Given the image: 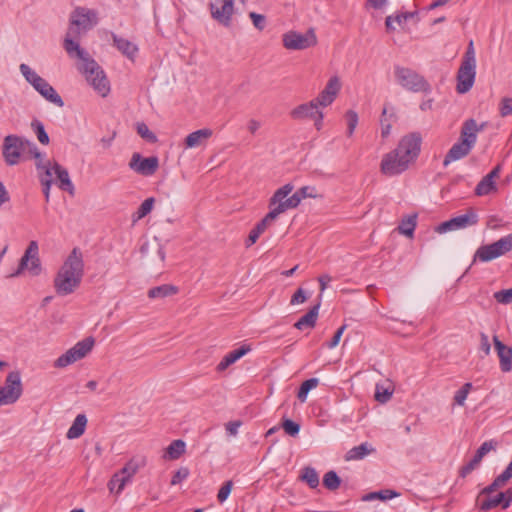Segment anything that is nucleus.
Masks as SVG:
<instances>
[{
    "mask_svg": "<svg viewBox=\"0 0 512 512\" xmlns=\"http://www.w3.org/2000/svg\"><path fill=\"white\" fill-rule=\"evenodd\" d=\"M83 275V253L79 248H74L65 258L54 278L55 291L61 296L73 293L80 286Z\"/></svg>",
    "mask_w": 512,
    "mask_h": 512,
    "instance_id": "nucleus-1",
    "label": "nucleus"
},
{
    "mask_svg": "<svg viewBox=\"0 0 512 512\" xmlns=\"http://www.w3.org/2000/svg\"><path fill=\"white\" fill-rule=\"evenodd\" d=\"M97 22L96 14L85 8H77L70 18V25L64 38V49L69 57H84L85 50L79 45V38Z\"/></svg>",
    "mask_w": 512,
    "mask_h": 512,
    "instance_id": "nucleus-2",
    "label": "nucleus"
},
{
    "mask_svg": "<svg viewBox=\"0 0 512 512\" xmlns=\"http://www.w3.org/2000/svg\"><path fill=\"white\" fill-rule=\"evenodd\" d=\"M37 169L47 200L49 198L50 186L53 182L58 184L60 189L67 191L70 195L74 194V185L70 180L68 171L62 168L57 162L38 163Z\"/></svg>",
    "mask_w": 512,
    "mask_h": 512,
    "instance_id": "nucleus-3",
    "label": "nucleus"
},
{
    "mask_svg": "<svg viewBox=\"0 0 512 512\" xmlns=\"http://www.w3.org/2000/svg\"><path fill=\"white\" fill-rule=\"evenodd\" d=\"M481 129L482 126H478L474 119L465 121L461 128L460 140L446 154L443 161L444 166L467 156L475 145L477 134Z\"/></svg>",
    "mask_w": 512,
    "mask_h": 512,
    "instance_id": "nucleus-4",
    "label": "nucleus"
},
{
    "mask_svg": "<svg viewBox=\"0 0 512 512\" xmlns=\"http://www.w3.org/2000/svg\"><path fill=\"white\" fill-rule=\"evenodd\" d=\"M73 58L79 61L78 69L85 75L94 90L102 97L107 96L110 92V84L100 66L89 57L86 51L84 57Z\"/></svg>",
    "mask_w": 512,
    "mask_h": 512,
    "instance_id": "nucleus-5",
    "label": "nucleus"
},
{
    "mask_svg": "<svg viewBox=\"0 0 512 512\" xmlns=\"http://www.w3.org/2000/svg\"><path fill=\"white\" fill-rule=\"evenodd\" d=\"M512 251V233L497 241L480 246L475 253L474 260L489 262Z\"/></svg>",
    "mask_w": 512,
    "mask_h": 512,
    "instance_id": "nucleus-6",
    "label": "nucleus"
},
{
    "mask_svg": "<svg viewBox=\"0 0 512 512\" xmlns=\"http://www.w3.org/2000/svg\"><path fill=\"white\" fill-rule=\"evenodd\" d=\"M289 115L296 121L312 120L317 131H320L323 127L324 113L313 99L297 105L289 112Z\"/></svg>",
    "mask_w": 512,
    "mask_h": 512,
    "instance_id": "nucleus-7",
    "label": "nucleus"
},
{
    "mask_svg": "<svg viewBox=\"0 0 512 512\" xmlns=\"http://www.w3.org/2000/svg\"><path fill=\"white\" fill-rule=\"evenodd\" d=\"M412 164L409 159L394 149L382 157L380 171L391 177L405 172Z\"/></svg>",
    "mask_w": 512,
    "mask_h": 512,
    "instance_id": "nucleus-8",
    "label": "nucleus"
},
{
    "mask_svg": "<svg viewBox=\"0 0 512 512\" xmlns=\"http://www.w3.org/2000/svg\"><path fill=\"white\" fill-rule=\"evenodd\" d=\"M94 345L95 340L93 337H87L77 342L73 347L67 350L56 360L55 366L63 368L83 359L92 351Z\"/></svg>",
    "mask_w": 512,
    "mask_h": 512,
    "instance_id": "nucleus-9",
    "label": "nucleus"
},
{
    "mask_svg": "<svg viewBox=\"0 0 512 512\" xmlns=\"http://www.w3.org/2000/svg\"><path fill=\"white\" fill-rule=\"evenodd\" d=\"M283 46L287 50H304L317 44V37L313 29L304 33L290 30L282 36Z\"/></svg>",
    "mask_w": 512,
    "mask_h": 512,
    "instance_id": "nucleus-10",
    "label": "nucleus"
},
{
    "mask_svg": "<svg viewBox=\"0 0 512 512\" xmlns=\"http://www.w3.org/2000/svg\"><path fill=\"white\" fill-rule=\"evenodd\" d=\"M22 394V384L19 372H10L3 386L0 387V406L15 403Z\"/></svg>",
    "mask_w": 512,
    "mask_h": 512,
    "instance_id": "nucleus-11",
    "label": "nucleus"
},
{
    "mask_svg": "<svg viewBox=\"0 0 512 512\" xmlns=\"http://www.w3.org/2000/svg\"><path fill=\"white\" fill-rule=\"evenodd\" d=\"M477 222V214L472 209H470L463 215H459L448 221L442 222L436 226L434 230L438 234H444L450 231L465 229L469 226L475 225Z\"/></svg>",
    "mask_w": 512,
    "mask_h": 512,
    "instance_id": "nucleus-12",
    "label": "nucleus"
},
{
    "mask_svg": "<svg viewBox=\"0 0 512 512\" xmlns=\"http://www.w3.org/2000/svg\"><path fill=\"white\" fill-rule=\"evenodd\" d=\"M234 1L211 0L209 7L212 18L225 27L231 26L234 14Z\"/></svg>",
    "mask_w": 512,
    "mask_h": 512,
    "instance_id": "nucleus-13",
    "label": "nucleus"
},
{
    "mask_svg": "<svg viewBox=\"0 0 512 512\" xmlns=\"http://www.w3.org/2000/svg\"><path fill=\"white\" fill-rule=\"evenodd\" d=\"M421 143L422 137L420 133L412 132L403 136L395 149L414 163L420 154Z\"/></svg>",
    "mask_w": 512,
    "mask_h": 512,
    "instance_id": "nucleus-14",
    "label": "nucleus"
},
{
    "mask_svg": "<svg viewBox=\"0 0 512 512\" xmlns=\"http://www.w3.org/2000/svg\"><path fill=\"white\" fill-rule=\"evenodd\" d=\"M294 186L291 183H287L282 187L278 188L268 202L269 212L279 217L281 214L289 210L287 205V199L290 193L293 191Z\"/></svg>",
    "mask_w": 512,
    "mask_h": 512,
    "instance_id": "nucleus-15",
    "label": "nucleus"
},
{
    "mask_svg": "<svg viewBox=\"0 0 512 512\" xmlns=\"http://www.w3.org/2000/svg\"><path fill=\"white\" fill-rule=\"evenodd\" d=\"M396 77L400 85L412 91H423L427 89V83L416 72L407 68H397Z\"/></svg>",
    "mask_w": 512,
    "mask_h": 512,
    "instance_id": "nucleus-16",
    "label": "nucleus"
},
{
    "mask_svg": "<svg viewBox=\"0 0 512 512\" xmlns=\"http://www.w3.org/2000/svg\"><path fill=\"white\" fill-rule=\"evenodd\" d=\"M129 167L140 175L151 176L157 171L159 160L156 156L143 158L139 153H134L131 157Z\"/></svg>",
    "mask_w": 512,
    "mask_h": 512,
    "instance_id": "nucleus-17",
    "label": "nucleus"
},
{
    "mask_svg": "<svg viewBox=\"0 0 512 512\" xmlns=\"http://www.w3.org/2000/svg\"><path fill=\"white\" fill-rule=\"evenodd\" d=\"M23 149V141L15 135H8L3 143V156L9 165L18 162Z\"/></svg>",
    "mask_w": 512,
    "mask_h": 512,
    "instance_id": "nucleus-18",
    "label": "nucleus"
},
{
    "mask_svg": "<svg viewBox=\"0 0 512 512\" xmlns=\"http://www.w3.org/2000/svg\"><path fill=\"white\" fill-rule=\"evenodd\" d=\"M476 66L461 63L457 74V91L458 93L468 92L475 81Z\"/></svg>",
    "mask_w": 512,
    "mask_h": 512,
    "instance_id": "nucleus-19",
    "label": "nucleus"
},
{
    "mask_svg": "<svg viewBox=\"0 0 512 512\" xmlns=\"http://www.w3.org/2000/svg\"><path fill=\"white\" fill-rule=\"evenodd\" d=\"M146 465L144 457H133L131 458L124 467L119 471L123 476L121 485L118 486L116 494H120L125 485L132 479V477L138 472V470Z\"/></svg>",
    "mask_w": 512,
    "mask_h": 512,
    "instance_id": "nucleus-20",
    "label": "nucleus"
},
{
    "mask_svg": "<svg viewBox=\"0 0 512 512\" xmlns=\"http://www.w3.org/2000/svg\"><path fill=\"white\" fill-rule=\"evenodd\" d=\"M500 171L501 167L497 165L490 173L483 177L475 188V194L477 196H486L496 193L498 190L496 179L499 178Z\"/></svg>",
    "mask_w": 512,
    "mask_h": 512,
    "instance_id": "nucleus-21",
    "label": "nucleus"
},
{
    "mask_svg": "<svg viewBox=\"0 0 512 512\" xmlns=\"http://www.w3.org/2000/svg\"><path fill=\"white\" fill-rule=\"evenodd\" d=\"M34 89L47 101L53 103L58 107L64 105L61 97L55 91V89L44 79L34 75Z\"/></svg>",
    "mask_w": 512,
    "mask_h": 512,
    "instance_id": "nucleus-22",
    "label": "nucleus"
},
{
    "mask_svg": "<svg viewBox=\"0 0 512 512\" xmlns=\"http://www.w3.org/2000/svg\"><path fill=\"white\" fill-rule=\"evenodd\" d=\"M494 346L503 372L512 370V347L503 344L497 336L493 337Z\"/></svg>",
    "mask_w": 512,
    "mask_h": 512,
    "instance_id": "nucleus-23",
    "label": "nucleus"
},
{
    "mask_svg": "<svg viewBox=\"0 0 512 512\" xmlns=\"http://www.w3.org/2000/svg\"><path fill=\"white\" fill-rule=\"evenodd\" d=\"M212 136L213 131L210 128L196 130L186 136L184 146L186 149H192L205 145Z\"/></svg>",
    "mask_w": 512,
    "mask_h": 512,
    "instance_id": "nucleus-24",
    "label": "nucleus"
},
{
    "mask_svg": "<svg viewBox=\"0 0 512 512\" xmlns=\"http://www.w3.org/2000/svg\"><path fill=\"white\" fill-rule=\"evenodd\" d=\"M415 19V13L405 12L396 14L395 16H388L385 20L387 31H394L399 27L402 30H409L408 21Z\"/></svg>",
    "mask_w": 512,
    "mask_h": 512,
    "instance_id": "nucleus-25",
    "label": "nucleus"
},
{
    "mask_svg": "<svg viewBox=\"0 0 512 512\" xmlns=\"http://www.w3.org/2000/svg\"><path fill=\"white\" fill-rule=\"evenodd\" d=\"M512 502V490H507L506 492H501L493 498H488L481 502L480 509L481 510H490L497 506H502V508L506 509L510 506Z\"/></svg>",
    "mask_w": 512,
    "mask_h": 512,
    "instance_id": "nucleus-26",
    "label": "nucleus"
},
{
    "mask_svg": "<svg viewBox=\"0 0 512 512\" xmlns=\"http://www.w3.org/2000/svg\"><path fill=\"white\" fill-rule=\"evenodd\" d=\"M251 351L250 345H242L241 347L227 353L222 360L218 363L216 370L218 372L225 371L229 366L234 364L241 357Z\"/></svg>",
    "mask_w": 512,
    "mask_h": 512,
    "instance_id": "nucleus-27",
    "label": "nucleus"
},
{
    "mask_svg": "<svg viewBox=\"0 0 512 512\" xmlns=\"http://www.w3.org/2000/svg\"><path fill=\"white\" fill-rule=\"evenodd\" d=\"M320 305L321 304L319 301L305 315L299 318V320L294 324V327L298 330H303L305 328H314L319 315Z\"/></svg>",
    "mask_w": 512,
    "mask_h": 512,
    "instance_id": "nucleus-28",
    "label": "nucleus"
},
{
    "mask_svg": "<svg viewBox=\"0 0 512 512\" xmlns=\"http://www.w3.org/2000/svg\"><path fill=\"white\" fill-rule=\"evenodd\" d=\"M113 42L117 49L128 59L134 61L136 54L138 52V47L136 44L132 43L128 39L118 37L117 35H113Z\"/></svg>",
    "mask_w": 512,
    "mask_h": 512,
    "instance_id": "nucleus-29",
    "label": "nucleus"
},
{
    "mask_svg": "<svg viewBox=\"0 0 512 512\" xmlns=\"http://www.w3.org/2000/svg\"><path fill=\"white\" fill-rule=\"evenodd\" d=\"M87 426V417L84 414H78L71 427L68 429L66 437L68 439H77L82 436Z\"/></svg>",
    "mask_w": 512,
    "mask_h": 512,
    "instance_id": "nucleus-30",
    "label": "nucleus"
},
{
    "mask_svg": "<svg viewBox=\"0 0 512 512\" xmlns=\"http://www.w3.org/2000/svg\"><path fill=\"white\" fill-rule=\"evenodd\" d=\"M186 450V444L183 440L177 439L172 441L166 448L163 458L166 460L179 459Z\"/></svg>",
    "mask_w": 512,
    "mask_h": 512,
    "instance_id": "nucleus-31",
    "label": "nucleus"
},
{
    "mask_svg": "<svg viewBox=\"0 0 512 512\" xmlns=\"http://www.w3.org/2000/svg\"><path fill=\"white\" fill-rule=\"evenodd\" d=\"M375 449L368 443H362L359 446L351 448L345 455L347 461L361 460L367 455L373 453Z\"/></svg>",
    "mask_w": 512,
    "mask_h": 512,
    "instance_id": "nucleus-32",
    "label": "nucleus"
},
{
    "mask_svg": "<svg viewBox=\"0 0 512 512\" xmlns=\"http://www.w3.org/2000/svg\"><path fill=\"white\" fill-rule=\"evenodd\" d=\"M417 225V215H409L403 218L397 227V230L400 234L407 236L408 238H412L414 235V231Z\"/></svg>",
    "mask_w": 512,
    "mask_h": 512,
    "instance_id": "nucleus-33",
    "label": "nucleus"
},
{
    "mask_svg": "<svg viewBox=\"0 0 512 512\" xmlns=\"http://www.w3.org/2000/svg\"><path fill=\"white\" fill-rule=\"evenodd\" d=\"M178 292L176 286L170 284H164L161 286L153 287L148 291V297L151 299L165 298L168 296L175 295Z\"/></svg>",
    "mask_w": 512,
    "mask_h": 512,
    "instance_id": "nucleus-34",
    "label": "nucleus"
},
{
    "mask_svg": "<svg viewBox=\"0 0 512 512\" xmlns=\"http://www.w3.org/2000/svg\"><path fill=\"white\" fill-rule=\"evenodd\" d=\"M154 204V197L145 199L139 206L138 210L132 215L133 222H137L147 216L153 210Z\"/></svg>",
    "mask_w": 512,
    "mask_h": 512,
    "instance_id": "nucleus-35",
    "label": "nucleus"
},
{
    "mask_svg": "<svg viewBox=\"0 0 512 512\" xmlns=\"http://www.w3.org/2000/svg\"><path fill=\"white\" fill-rule=\"evenodd\" d=\"M341 89V81L338 76H332L324 89L322 90L325 94L330 96L334 101L337 98Z\"/></svg>",
    "mask_w": 512,
    "mask_h": 512,
    "instance_id": "nucleus-36",
    "label": "nucleus"
},
{
    "mask_svg": "<svg viewBox=\"0 0 512 512\" xmlns=\"http://www.w3.org/2000/svg\"><path fill=\"white\" fill-rule=\"evenodd\" d=\"M300 478L302 481L306 482L310 488L314 489L319 485V476L314 468H304Z\"/></svg>",
    "mask_w": 512,
    "mask_h": 512,
    "instance_id": "nucleus-37",
    "label": "nucleus"
},
{
    "mask_svg": "<svg viewBox=\"0 0 512 512\" xmlns=\"http://www.w3.org/2000/svg\"><path fill=\"white\" fill-rule=\"evenodd\" d=\"M394 392V389L391 384L388 386H383L380 384L376 385V391H375V400L380 403H386L390 400Z\"/></svg>",
    "mask_w": 512,
    "mask_h": 512,
    "instance_id": "nucleus-38",
    "label": "nucleus"
},
{
    "mask_svg": "<svg viewBox=\"0 0 512 512\" xmlns=\"http://www.w3.org/2000/svg\"><path fill=\"white\" fill-rule=\"evenodd\" d=\"M319 380L317 378H311L304 381L298 391L297 397L301 402H305L307 399L308 392L318 386Z\"/></svg>",
    "mask_w": 512,
    "mask_h": 512,
    "instance_id": "nucleus-39",
    "label": "nucleus"
},
{
    "mask_svg": "<svg viewBox=\"0 0 512 512\" xmlns=\"http://www.w3.org/2000/svg\"><path fill=\"white\" fill-rule=\"evenodd\" d=\"M32 258V242L27 246L24 255L22 256L18 268L8 275V277H17L19 276L23 270L27 267L29 260Z\"/></svg>",
    "mask_w": 512,
    "mask_h": 512,
    "instance_id": "nucleus-40",
    "label": "nucleus"
},
{
    "mask_svg": "<svg viewBox=\"0 0 512 512\" xmlns=\"http://www.w3.org/2000/svg\"><path fill=\"white\" fill-rule=\"evenodd\" d=\"M345 120H346V123H347V136L348 137H352L354 132H355V129L358 125V114L356 111L354 110H348L346 113H345Z\"/></svg>",
    "mask_w": 512,
    "mask_h": 512,
    "instance_id": "nucleus-41",
    "label": "nucleus"
},
{
    "mask_svg": "<svg viewBox=\"0 0 512 512\" xmlns=\"http://www.w3.org/2000/svg\"><path fill=\"white\" fill-rule=\"evenodd\" d=\"M398 496V493H396L395 491L393 490H382V491H379V492H372V493H369L365 496H363L362 500L363 501H370V500H374V499H379V500H388V499H392L394 497H397Z\"/></svg>",
    "mask_w": 512,
    "mask_h": 512,
    "instance_id": "nucleus-42",
    "label": "nucleus"
},
{
    "mask_svg": "<svg viewBox=\"0 0 512 512\" xmlns=\"http://www.w3.org/2000/svg\"><path fill=\"white\" fill-rule=\"evenodd\" d=\"M340 478L334 471H328L323 478V485L329 490H336L340 486Z\"/></svg>",
    "mask_w": 512,
    "mask_h": 512,
    "instance_id": "nucleus-43",
    "label": "nucleus"
},
{
    "mask_svg": "<svg viewBox=\"0 0 512 512\" xmlns=\"http://www.w3.org/2000/svg\"><path fill=\"white\" fill-rule=\"evenodd\" d=\"M136 129L137 133L147 142H157V136L148 128V126L145 123H137Z\"/></svg>",
    "mask_w": 512,
    "mask_h": 512,
    "instance_id": "nucleus-44",
    "label": "nucleus"
},
{
    "mask_svg": "<svg viewBox=\"0 0 512 512\" xmlns=\"http://www.w3.org/2000/svg\"><path fill=\"white\" fill-rule=\"evenodd\" d=\"M278 217L275 216L273 213L268 212L262 220H260L256 225L255 229L260 233L263 234L277 219Z\"/></svg>",
    "mask_w": 512,
    "mask_h": 512,
    "instance_id": "nucleus-45",
    "label": "nucleus"
},
{
    "mask_svg": "<svg viewBox=\"0 0 512 512\" xmlns=\"http://www.w3.org/2000/svg\"><path fill=\"white\" fill-rule=\"evenodd\" d=\"M472 389L471 383H465L454 395V402L459 406H463Z\"/></svg>",
    "mask_w": 512,
    "mask_h": 512,
    "instance_id": "nucleus-46",
    "label": "nucleus"
},
{
    "mask_svg": "<svg viewBox=\"0 0 512 512\" xmlns=\"http://www.w3.org/2000/svg\"><path fill=\"white\" fill-rule=\"evenodd\" d=\"M380 124H381V136L383 139H386L389 137V135L391 133V122L387 118V108H384L382 111Z\"/></svg>",
    "mask_w": 512,
    "mask_h": 512,
    "instance_id": "nucleus-47",
    "label": "nucleus"
},
{
    "mask_svg": "<svg viewBox=\"0 0 512 512\" xmlns=\"http://www.w3.org/2000/svg\"><path fill=\"white\" fill-rule=\"evenodd\" d=\"M493 297L500 304L506 305L512 303V287L510 289L495 292Z\"/></svg>",
    "mask_w": 512,
    "mask_h": 512,
    "instance_id": "nucleus-48",
    "label": "nucleus"
},
{
    "mask_svg": "<svg viewBox=\"0 0 512 512\" xmlns=\"http://www.w3.org/2000/svg\"><path fill=\"white\" fill-rule=\"evenodd\" d=\"M284 431L290 436H296L299 433L300 426L290 419H284L282 423Z\"/></svg>",
    "mask_w": 512,
    "mask_h": 512,
    "instance_id": "nucleus-49",
    "label": "nucleus"
},
{
    "mask_svg": "<svg viewBox=\"0 0 512 512\" xmlns=\"http://www.w3.org/2000/svg\"><path fill=\"white\" fill-rule=\"evenodd\" d=\"M249 17L252 20V23L255 28L262 31L266 26V17L262 14H258L256 12H250Z\"/></svg>",
    "mask_w": 512,
    "mask_h": 512,
    "instance_id": "nucleus-50",
    "label": "nucleus"
},
{
    "mask_svg": "<svg viewBox=\"0 0 512 512\" xmlns=\"http://www.w3.org/2000/svg\"><path fill=\"white\" fill-rule=\"evenodd\" d=\"M189 476V469L186 467H181L178 469L172 479H171V485H177L180 484L182 481H184Z\"/></svg>",
    "mask_w": 512,
    "mask_h": 512,
    "instance_id": "nucleus-51",
    "label": "nucleus"
},
{
    "mask_svg": "<svg viewBox=\"0 0 512 512\" xmlns=\"http://www.w3.org/2000/svg\"><path fill=\"white\" fill-rule=\"evenodd\" d=\"M34 126L36 128V135H37L38 141L43 145L49 144V136L46 133L43 124L40 122H37L34 124Z\"/></svg>",
    "mask_w": 512,
    "mask_h": 512,
    "instance_id": "nucleus-52",
    "label": "nucleus"
},
{
    "mask_svg": "<svg viewBox=\"0 0 512 512\" xmlns=\"http://www.w3.org/2000/svg\"><path fill=\"white\" fill-rule=\"evenodd\" d=\"M499 111L502 117H506L512 114V98H503L500 102Z\"/></svg>",
    "mask_w": 512,
    "mask_h": 512,
    "instance_id": "nucleus-53",
    "label": "nucleus"
},
{
    "mask_svg": "<svg viewBox=\"0 0 512 512\" xmlns=\"http://www.w3.org/2000/svg\"><path fill=\"white\" fill-rule=\"evenodd\" d=\"M233 483L232 481H227L223 484V486L219 489L217 498L219 502L223 503L229 496L232 490Z\"/></svg>",
    "mask_w": 512,
    "mask_h": 512,
    "instance_id": "nucleus-54",
    "label": "nucleus"
},
{
    "mask_svg": "<svg viewBox=\"0 0 512 512\" xmlns=\"http://www.w3.org/2000/svg\"><path fill=\"white\" fill-rule=\"evenodd\" d=\"M313 100L319 108L328 107L334 102V100L330 96L325 94L323 91H321L318 94V96L316 98H314Z\"/></svg>",
    "mask_w": 512,
    "mask_h": 512,
    "instance_id": "nucleus-55",
    "label": "nucleus"
},
{
    "mask_svg": "<svg viewBox=\"0 0 512 512\" xmlns=\"http://www.w3.org/2000/svg\"><path fill=\"white\" fill-rule=\"evenodd\" d=\"M306 300H307V296H306L305 290L302 288H298L295 291V293L292 295L290 304L291 305L302 304V303L306 302Z\"/></svg>",
    "mask_w": 512,
    "mask_h": 512,
    "instance_id": "nucleus-56",
    "label": "nucleus"
},
{
    "mask_svg": "<svg viewBox=\"0 0 512 512\" xmlns=\"http://www.w3.org/2000/svg\"><path fill=\"white\" fill-rule=\"evenodd\" d=\"M299 194L302 196L303 199L306 198H318L320 195L317 193V190L315 187L311 186H303L299 189Z\"/></svg>",
    "mask_w": 512,
    "mask_h": 512,
    "instance_id": "nucleus-57",
    "label": "nucleus"
},
{
    "mask_svg": "<svg viewBox=\"0 0 512 512\" xmlns=\"http://www.w3.org/2000/svg\"><path fill=\"white\" fill-rule=\"evenodd\" d=\"M505 481L500 477L498 476L493 482L491 485L485 487L482 491H481V495L483 494H490L492 492H494L496 489H498L499 487H502L503 485H505Z\"/></svg>",
    "mask_w": 512,
    "mask_h": 512,
    "instance_id": "nucleus-58",
    "label": "nucleus"
},
{
    "mask_svg": "<svg viewBox=\"0 0 512 512\" xmlns=\"http://www.w3.org/2000/svg\"><path fill=\"white\" fill-rule=\"evenodd\" d=\"M122 474L120 472H116L108 482V488L111 493L115 492L118 489V486L121 485Z\"/></svg>",
    "mask_w": 512,
    "mask_h": 512,
    "instance_id": "nucleus-59",
    "label": "nucleus"
},
{
    "mask_svg": "<svg viewBox=\"0 0 512 512\" xmlns=\"http://www.w3.org/2000/svg\"><path fill=\"white\" fill-rule=\"evenodd\" d=\"M302 200H303V198L299 194V190H298L294 194H292L290 197H288L286 206H288L289 209H295L300 205Z\"/></svg>",
    "mask_w": 512,
    "mask_h": 512,
    "instance_id": "nucleus-60",
    "label": "nucleus"
},
{
    "mask_svg": "<svg viewBox=\"0 0 512 512\" xmlns=\"http://www.w3.org/2000/svg\"><path fill=\"white\" fill-rule=\"evenodd\" d=\"M462 63L476 66L475 53H474L472 42H470V44H469V47L465 53Z\"/></svg>",
    "mask_w": 512,
    "mask_h": 512,
    "instance_id": "nucleus-61",
    "label": "nucleus"
},
{
    "mask_svg": "<svg viewBox=\"0 0 512 512\" xmlns=\"http://www.w3.org/2000/svg\"><path fill=\"white\" fill-rule=\"evenodd\" d=\"M480 348L486 356L490 354L491 346L489 338L485 333L480 334Z\"/></svg>",
    "mask_w": 512,
    "mask_h": 512,
    "instance_id": "nucleus-62",
    "label": "nucleus"
},
{
    "mask_svg": "<svg viewBox=\"0 0 512 512\" xmlns=\"http://www.w3.org/2000/svg\"><path fill=\"white\" fill-rule=\"evenodd\" d=\"M346 325H342L337 331L336 333L334 334L331 342L328 344V347L329 348H334L336 347L339 342H340V339H341V336L342 334L344 333L345 329H346Z\"/></svg>",
    "mask_w": 512,
    "mask_h": 512,
    "instance_id": "nucleus-63",
    "label": "nucleus"
},
{
    "mask_svg": "<svg viewBox=\"0 0 512 512\" xmlns=\"http://www.w3.org/2000/svg\"><path fill=\"white\" fill-rule=\"evenodd\" d=\"M332 281V277L328 274H323V275H320L318 277V282H319V285H320V295H319V298L321 297L322 293L325 291V289L327 288L328 284Z\"/></svg>",
    "mask_w": 512,
    "mask_h": 512,
    "instance_id": "nucleus-64",
    "label": "nucleus"
}]
</instances>
